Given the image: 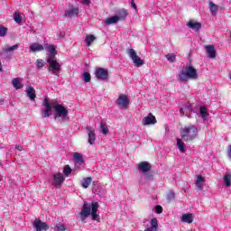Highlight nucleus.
<instances>
[{
	"mask_svg": "<svg viewBox=\"0 0 231 231\" xmlns=\"http://www.w3.org/2000/svg\"><path fill=\"white\" fill-rule=\"evenodd\" d=\"M79 7H75L71 5L69 9L65 11V15L66 17H69L70 19L73 17H78L79 16Z\"/></svg>",
	"mask_w": 231,
	"mask_h": 231,
	"instance_id": "nucleus-15",
	"label": "nucleus"
},
{
	"mask_svg": "<svg viewBox=\"0 0 231 231\" xmlns=\"http://www.w3.org/2000/svg\"><path fill=\"white\" fill-rule=\"evenodd\" d=\"M0 71H3V65L1 64V61H0Z\"/></svg>",
	"mask_w": 231,
	"mask_h": 231,
	"instance_id": "nucleus-51",
	"label": "nucleus"
},
{
	"mask_svg": "<svg viewBox=\"0 0 231 231\" xmlns=\"http://www.w3.org/2000/svg\"><path fill=\"white\" fill-rule=\"evenodd\" d=\"M143 178H145L147 181H152V180H154V175H152V172L148 171L146 173H143Z\"/></svg>",
	"mask_w": 231,
	"mask_h": 231,
	"instance_id": "nucleus-35",
	"label": "nucleus"
},
{
	"mask_svg": "<svg viewBox=\"0 0 231 231\" xmlns=\"http://www.w3.org/2000/svg\"><path fill=\"white\" fill-rule=\"evenodd\" d=\"M91 181H93V179L91 177H86L81 180V187L83 189H88L89 185H91Z\"/></svg>",
	"mask_w": 231,
	"mask_h": 231,
	"instance_id": "nucleus-25",
	"label": "nucleus"
},
{
	"mask_svg": "<svg viewBox=\"0 0 231 231\" xmlns=\"http://www.w3.org/2000/svg\"><path fill=\"white\" fill-rule=\"evenodd\" d=\"M63 174H65V176H69V174H71V167H69V165L64 167Z\"/></svg>",
	"mask_w": 231,
	"mask_h": 231,
	"instance_id": "nucleus-40",
	"label": "nucleus"
},
{
	"mask_svg": "<svg viewBox=\"0 0 231 231\" xmlns=\"http://www.w3.org/2000/svg\"><path fill=\"white\" fill-rule=\"evenodd\" d=\"M156 122V117L151 113L143 118V125H154Z\"/></svg>",
	"mask_w": 231,
	"mask_h": 231,
	"instance_id": "nucleus-16",
	"label": "nucleus"
},
{
	"mask_svg": "<svg viewBox=\"0 0 231 231\" xmlns=\"http://www.w3.org/2000/svg\"><path fill=\"white\" fill-rule=\"evenodd\" d=\"M53 109L55 111L54 114V118H61L62 122H65V120L68 119V109H66V107H64L62 105L60 104H56L53 106Z\"/></svg>",
	"mask_w": 231,
	"mask_h": 231,
	"instance_id": "nucleus-5",
	"label": "nucleus"
},
{
	"mask_svg": "<svg viewBox=\"0 0 231 231\" xmlns=\"http://www.w3.org/2000/svg\"><path fill=\"white\" fill-rule=\"evenodd\" d=\"M100 131L103 134H107V133H109V129L107 128V124L101 122Z\"/></svg>",
	"mask_w": 231,
	"mask_h": 231,
	"instance_id": "nucleus-33",
	"label": "nucleus"
},
{
	"mask_svg": "<svg viewBox=\"0 0 231 231\" xmlns=\"http://www.w3.org/2000/svg\"><path fill=\"white\" fill-rule=\"evenodd\" d=\"M43 109L42 110V116L43 118L50 117V112L51 111V104L48 100V98H45L42 102Z\"/></svg>",
	"mask_w": 231,
	"mask_h": 231,
	"instance_id": "nucleus-12",
	"label": "nucleus"
},
{
	"mask_svg": "<svg viewBox=\"0 0 231 231\" xmlns=\"http://www.w3.org/2000/svg\"><path fill=\"white\" fill-rule=\"evenodd\" d=\"M174 198H176V194L174 193V191L172 189H171L169 191V193L167 194L166 199H167V201H172V199H174Z\"/></svg>",
	"mask_w": 231,
	"mask_h": 231,
	"instance_id": "nucleus-37",
	"label": "nucleus"
},
{
	"mask_svg": "<svg viewBox=\"0 0 231 231\" xmlns=\"http://www.w3.org/2000/svg\"><path fill=\"white\" fill-rule=\"evenodd\" d=\"M158 229H155L154 227H148L144 229V231H157Z\"/></svg>",
	"mask_w": 231,
	"mask_h": 231,
	"instance_id": "nucleus-47",
	"label": "nucleus"
},
{
	"mask_svg": "<svg viewBox=\"0 0 231 231\" xmlns=\"http://www.w3.org/2000/svg\"><path fill=\"white\" fill-rule=\"evenodd\" d=\"M199 113L203 120H208V111L207 110V107L200 106Z\"/></svg>",
	"mask_w": 231,
	"mask_h": 231,
	"instance_id": "nucleus-26",
	"label": "nucleus"
},
{
	"mask_svg": "<svg viewBox=\"0 0 231 231\" xmlns=\"http://www.w3.org/2000/svg\"><path fill=\"white\" fill-rule=\"evenodd\" d=\"M3 180V178L1 177V179H0V181Z\"/></svg>",
	"mask_w": 231,
	"mask_h": 231,
	"instance_id": "nucleus-54",
	"label": "nucleus"
},
{
	"mask_svg": "<svg viewBox=\"0 0 231 231\" xmlns=\"http://www.w3.org/2000/svg\"><path fill=\"white\" fill-rule=\"evenodd\" d=\"M44 50H47V62L49 64L48 70L56 77H59L60 69L62 68V62L57 60L55 55H57V51H55V46L50 45L48 43L44 44Z\"/></svg>",
	"mask_w": 231,
	"mask_h": 231,
	"instance_id": "nucleus-1",
	"label": "nucleus"
},
{
	"mask_svg": "<svg viewBox=\"0 0 231 231\" xmlns=\"http://www.w3.org/2000/svg\"><path fill=\"white\" fill-rule=\"evenodd\" d=\"M82 79L84 82H91V74L89 72H83Z\"/></svg>",
	"mask_w": 231,
	"mask_h": 231,
	"instance_id": "nucleus-36",
	"label": "nucleus"
},
{
	"mask_svg": "<svg viewBox=\"0 0 231 231\" xmlns=\"http://www.w3.org/2000/svg\"><path fill=\"white\" fill-rule=\"evenodd\" d=\"M14 21L17 23V24H21L23 23V16H21L20 13L15 12L14 14Z\"/></svg>",
	"mask_w": 231,
	"mask_h": 231,
	"instance_id": "nucleus-32",
	"label": "nucleus"
},
{
	"mask_svg": "<svg viewBox=\"0 0 231 231\" xmlns=\"http://www.w3.org/2000/svg\"><path fill=\"white\" fill-rule=\"evenodd\" d=\"M198 77V69H196L192 65L189 64H187L185 69H182L178 73V79L180 82H187L188 80H197Z\"/></svg>",
	"mask_w": 231,
	"mask_h": 231,
	"instance_id": "nucleus-3",
	"label": "nucleus"
},
{
	"mask_svg": "<svg viewBox=\"0 0 231 231\" xmlns=\"http://www.w3.org/2000/svg\"><path fill=\"white\" fill-rule=\"evenodd\" d=\"M118 16H111L105 20V24H116L118 23Z\"/></svg>",
	"mask_w": 231,
	"mask_h": 231,
	"instance_id": "nucleus-29",
	"label": "nucleus"
},
{
	"mask_svg": "<svg viewBox=\"0 0 231 231\" xmlns=\"http://www.w3.org/2000/svg\"><path fill=\"white\" fill-rule=\"evenodd\" d=\"M54 231H66V225H64L62 223H58L54 226Z\"/></svg>",
	"mask_w": 231,
	"mask_h": 231,
	"instance_id": "nucleus-34",
	"label": "nucleus"
},
{
	"mask_svg": "<svg viewBox=\"0 0 231 231\" xmlns=\"http://www.w3.org/2000/svg\"><path fill=\"white\" fill-rule=\"evenodd\" d=\"M81 3L83 5H89L91 3V0H81Z\"/></svg>",
	"mask_w": 231,
	"mask_h": 231,
	"instance_id": "nucleus-46",
	"label": "nucleus"
},
{
	"mask_svg": "<svg viewBox=\"0 0 231 231\" xmlns=\"http://www.w3.org/2000/svg\"><path fill=\"white\" fill-rule=\"evenodd\" d=\"M180 115H184V113H183V108H180Z\"/></svg>",
	"mask_w": 231,
	"mask_h": 231,
	"instance_id": "nucleus-50",
	"label": "nucleus"
},
{
	"mask_svg": "<svg viewBox=\"0 0 231 231\" xmlns=\"http://www.w3.org/2000/svg\"><path fill=\"white\" fill-rule=\"evenodd\" d=\"M138 170L143 174H145L146 172L151 171V163L148 162H142L138 164Z\"/></svg>",
	"mask_w": 231,
	"mask_h": 231,
	"instance_id": "nucleus-17",
	"label": "nucleus"
},
{
	"mask_svg": "<svg viewBox=\"0 0 231 231\" xmlns=\"http://www.w3.org/2000/svg\"><path fill=\"white\" fill-rule=\"evenodd\" d=\"M44 60H41V59H38L36 60V68L37 69H41L42 68H44Z\"/></svg>",
	"mask_w": 231,
	"mask_h": 231,
	"instance_id": "nucleus-39",
	"label": "nucleus"
},
{
	"mask_svg": "<svg viewBox=\"0 0 231 231\" xmlns=\"http://www.w3.org/2000/svg\"><path fill=\"white\" fill-rule=\"evenodd\" d=\"M65 180H66V177H64L62 173L59 172V173H55L52 176V180H51V185H53V187H57L58 189H60Z\"/></svg>",
	"mask_w": 231,
	"mask_h": 231,
	"instance_id": "nucleus-8",
	"label": "nucleus"
},
{
	"mask_svg": "<svg viewBox=\"0 0 231 231\" xmlns=\"http://www.w3.org/2000/svg\"><path fill=\"white\" fill-rule=\"evenodd\" d=\"M227 154H228V157L231 159V145L227 146Z\"/></svg>",
	"mask_w": 231,
	"mask_h": 231,
	"instance_id": "nucleus-45",
	"label": "nucleus"
},
{
	"mask_svg": "<svg viewBox=\"0 0 231 231\" xmlns=\"http://www.w3.org/2000/svg\"><path fill=\"white\" fill-rule=\"evenodd\" d=\"M87 131L88 134V142L90 145L95 144V141L97 140V134H95V129L91 126H87Z\"/></svg>",
	"mask_w": 231,
	"mask_h": 231,
	"instance_id": "nucleus-14",
	"label": "nucleus"
},
{
	"mask_svg": "<svg viewBox=\"0 0 231 231\" xmlns=\"http://www.w3.org/2000/svg\"><path fill=\"white\" fill-rule=\"evenodd\" d=\"M177 147L180 152H185V151H187V146L185 145V143L181 141V139H177Z\"/></svg>",
	"mask_w": 231,
	"mask_h": 231,
	"instance_id": "nucleus-27",
	"label": "nucleus"
},
{
	"mask_svg": "<svg viewBox=\"0 0 231 231\" xmlns=\"http://www.w3.org/2000/svg\"><path fill=\"white\" fill-rule=\"evenodd\" d=\"M187 26L194 32H199V30H201V23L194 20H189L187 23Z\"/></svg>",
	"mask_w": 231,
	"mask_h": 231,
	"instance_id": "nucleus-18",
	"label": "nucleus"
},
{
	"mask_svg": "<svg viewBox=\"0 0 231 231\" xmlns=\"http://www.w3.org/2000/svg\"><path fill=\"white\" fill-rule=\"evenodd\" d=\"M151 226L152 228H155V230H158V219L152 218L151 220Z\"/></svg>",
	"mask_w": 231,
	"mask_h": 231,
	"instance_id": "nucleus-41",
	"label": "nucleus"
},
{
	"mask_svg": "<svg viewBox=\"0 0 231 231\" xmlns=\"http://www.w3.org/2000/svg\"><path fill=\"white\" fill-rule=\"evenodd\" d=\"M131 5L132 8H134V10H136V4H134V1H132Z\"/></svg>",
	"mask_w": 231,
	"mask_h": 231,
	"instance_id": "nucleus-48",
	"label": "nucleus"
},
{
	"mask_svg": "<svg viewBox=\"0 0 231 231\" xmlns=\"http://www.w3.org/2000/svg\"><path fill=\"white\" fill-rule=\"evenodd\" d=\"M224 183L226 185V187H229L231 184V175L230 174H226L224 177Z\"/></svg>",
	"mask_w": 231,
	"mask_h": 231,
	"instance_id": "nucleus-38",
	"label": "nucleus"
},
{
	"mask_svg": "<svg viewBox=\"0 0 231 231\" xmlns=\"http://www.w3.org/2000/svg\"><path fill=\"white\" fill-rule=\"evenodd\" d=\"M97 39V37H95V35L90 34V35H87L85 38V42L86 45L88 47L91 46V43Z\"/></svg>",
	"mask_w": 231,
	"mask_h": 231,
	"instance_id": "nucleus-30",
	"label": "nucleus"
},
{
	"mask_svg": "<svg viewBox=\"0 0 231 231\" xmlns=\"http://www.w3.org/2000/svg\"><path fill=\"white\" fill-rule=\"evenodd\" d=\"M195 185L199 190H203V186L205 185V177L198 175L195 180Z\"/></svg>",
	"mask_w": 231,
	"mask_h": 231,
	"instance_id": "nucleus-21",
	"label": "nucleus"
},
{
	"mask_svg": "<svg viewBox=\"0 0 231 231\" xmlns=\"http://www.w3.org/2000/svg\"><path fill=\"white\" fill-rule=\"evenodd\" d=\"M95 77L97 80L106 81L109 79V72L104 68H97L95 71Z\"/></svg>",
	"mask_w": 231,
	"mask_h": 231,
	"instance_id": "nucleus-10",
	"label": "nucleus"
},
{
	"mask_svg": "<svg viewBox=\"0 0 231 231\" xmlns=\"http://www.w3.org/2000/svg\"><path fill=\"white\" fill-rule=\"evenodd\" d=\"M209 9H210L212 15H216L217 14V10H219L217 5H216V4H214V2L209 3Z\"/></svg>",
	"mask_w": 231,
	"mask_h": 231,
	"instance_id": "nucleus-31",
	"label": "nucleus"
},
{
	"mask_svg": "<svg viewBox=\"0 0 231 231\" xmlns=\"http://www.w3.org/2000/svg\"><path fill=\"white\" fill-rule=\"evenodd\" d=\"M155 212L156 214H162V212H163V208L161 205H157L155 207Z\"/></svg>",
	"mask_w": 231,
	"mask_h": 231,
	"instance_id": "nucleus-44",
	"label": "nucleus"
},
{
	"mask_svg": "<svg viewBox=\"0 0 231 231\" xmlns=\"http://www.w3.org/2000/svg\"><path fill=\"white\" fill-rule=\"evenodd\" d=\"M32 226L36 228V231H46L50 226L45 222L41 221V219L36 218L33 223Z\"/></svg>",
	"mask_w": 231,
	"mask_h": 231,
	"instance_id": "nucleus-13",
	"label": "nucleus"
},
{
	"mask_svg": "<svg viewBox=\"0 0 231 231\" xmlns=\"http://www.w3.org/2000/svg\"><path fill=\"white\" fill-rule=\"evenodd\" d=\"M12 85L14 88V89H23V84L21 83V79L14 78L12 80Z\"/></svg>",
	"mask_w": 231,
	"mask_h": 231,
	"instance_id": "nucleus-24",
	"label": "nucleus"
},
{
	"mask_svg": "<svg viewBox=\"0 0 231 231\" xmlns=\"http://www.w3.org/2000/svg\"><path fill=\"white\" fill-rule=\"evenodd\" d=\"M98 202H92L88 205V202H84L81 211L79 213V217L81 221H86L89 216H92L93 221H100V216L97 214L98 212Z\"/></svg>",
	"mask_w": 231,
	"mask_h": 231,
	"instance_id": "nucleus-2",
	"label": "nucleus"
},
{
	"mask_svg": "<svg viewBox=\"0 0 231 231\" xmlns=\"http://www.w3.org/2000/svg\"><path fill=\"white\" fill-rule=\"evenodd\" d=\"M3 102H5V100L0 99V106H2Z\"/></svg>",
	"mask_w": 231,
	"mask_h": 231,
	"instance_id": "nucleus-52",
	"label": "nucleus"
},
{
	"mask_svg": "<svg viewBox=\"0 0 231 231\" xmlns=\"http://www.w3.org/2000/svg\"><path fill=\"white\" fill-rule=\"evenodd\" d=\"M180 136L184 142H190L198 136V128L194 125L185 126L180 131Z\"/></svg>",
	"mask_w": 231,
	"mask_h": 231,
	"instance_id": "nucleus-4",
	"label": "nucleus"
},
{
	"mask_svg": "<svg viewBox=\"0 0 231 231\" xmlns=\"http://www.w3.org/2000/svg\"><path fill=\"white\" fill-rule=\"evenodd\" d=\"M29 50L32 53H35L37 51H42L44 50V45L40 44L38 42L32 43L30 47Z\"/></svg>",
	"mask_w": 231,
	"mask_h": 231,
	"instance_id": "nucleus-20",
	"label": "nucleus"
},
{
	"mask_svg": "<svg viewBox=\"0 0 231 231\" xmlns=\"http://www.w3.org/2000/svg\"><path fill=\"white\" fill-rule=\"evenodd\" d=\"M15 149H17V151H23V146L17 145L15 146Z\"/></svg>",
	"mask_w": 231,
	"mask_h": 231,
	"instance_id": "nucleus-49",
	"label": "nucleus"
},
{
	"mask_svg": "<svg viewBox=\"0 0 231 231\" xmlns=\"http://www.w3.org/2000/svg\"><path fill=\"white\" fill-rule=\"evenodd\" d=\"M127 54H128V57L131 59V60H133V62H134V66H136V68H142V66H143V64H145L143 60H142L140 57H138V54L136 53V51H134V49H129L127 51Z\"/></svg>",
	"mask_w": 231,
	"mask_h": 231,
	"instance_id": "nucleus-6",
	"label": "nucleus"
},
{
	"mask_svg": "<svg viewBox=\"0 0 231 231\" xmlns=\"http://www.w3.org/2000/svg\"><path fill=\"white\" fill-rule=\"evenodd\" d=\"M129 97L125 94L119 95L118 98L116 100V106L119 109H129Z\"/></svg>",
	"mask_w": 231,
	"mask_h": 231,
	"instance_id": "nucleus-7",
	"label": "nucleus"
},
{
	"mask_svg": "<svg viewBox=\"0 0 231 231\" xmlns=\"http://www.w3.org/2000/svg\"><path fill=\"white\" fill-rule=\"evenodd\" d=\"M74 162H75V169L77 171H82L84 169V158H82V154L79 152L74 153Z\"/></svg>",
	"mask_w": 231,
	"mask_h": 231,
	"instance_id": "nucleus-11",
	"label": "nucleus"
},
{
	"mask_svg": "<svg viewBox=\"0 0 231 231\" xmlns=\"http://www.w3.org/2000/svg\"><path fill=\"white\" fill-rule=\"evenodd\" d=\"M116 14V17H118L119 21H124L125 20V17H127V11L122 9L117 11Z\"/></svg>",
	"mask_w": 231,
	"mask_h": 231,
	"instance_id": "nucleus-28",
	"label": "nucleus"
},
{
	"mask_svg": "<svg viewBox=\"0 0 231 231\" xmlns=\"http://www.w3.org/2000/svg\"><path fill=\"white\" fill-rule=\"evenodd\" d=\"M19 49V44L13 45L11 47H4L0 51L1 57H5V59H11L12 51H15V50Z\"/></svg>",
	"mask_w": 231,
	"mask_h": 231,
	"instance_id": "nucleus-9",
	"label": "nucleus"
},
{
	"mask_svg": "<svg viewBox=\"0 0 231 231\" xmlns=\"http://www.w3.org/2000/svg\"><path fill=\"white\" fill-rule=\"evenodd\" d=\"M206 51L209 59H216V48L214 47V45L206 46Z\"/></svg>",
	"mask_w": 231,
	"mask_h": 231,
	"instance_id": "nucleus-22",
	"label": "nucleus"
},
{
	"mask_svg": "<svg viewBox=\"0 0 231 231\" xmlns=\"http://www.w3.org/2000/svg\"><path fill=\"white\" fill-rule=\"evenodd\" d=\"M181 221L183 223L190 224V223H192V221H194V217H192V214L187 213V214L182 215Z\"/></svg>",
	"mask_w": 231,
	"mask_h": 231,
	"instance_id": "nucleus-23",
	"label": "nucleus"
},
{
	"mask_svg": "<svg viewBox=\"0 0 231 231\" xmlns=\"http://www.w3.org/2000/svg\"><path fill=\"white\" fill-rule=\"evenodd\" d=\"M25 93L27 94L28 98L32 100V102H35V98H37V95L35 94V88L33 87L29 86L25 89Z\"/></svg>",
	"mask_w": 231,
	"mask_h": 231,
	"instance_id": "nucleus-19",
	"label": "nucleus"
},
{
	"mask_svg": "<svg viewBox=\"0 0 231 231\" xmlns=\"http://www.w3.org/2000/svg\"><path fill=\"white\" fill-rule=\"evenodd\" d=\"M5 35H6V28L0 26V37H5Z\"/></svg>",
	"mask_w": 231,
	"mask_h": 231,
	"instance_id": "nucleus-43",
	"label": "nucleus"
},
{
	"mask_svg": "<svg viewBox=\"0 0 231 231\" xmlns=\"http://www.w3.org/2000/svg\"><path fill=\"white\" fill-rule=\"evenodd\" d=\"M0 167H3V162L0 161Z\"/></svg>",
	"mask_w": 231,
	"mask_h": 231,
	"instance_id": "nucleus-53",
	"label": "nucleus"
},
{
	"mask_svg": "<svg viewBox=\"0 0 231 231\" xmlns=\"http://www.w3.org/2000/svg\"><path fill=\"white\" fill-rule=\"evenodd\" d=\"M166 59H167V60H169V62H174L176 60V55L167 54Z\"/></svg>",
	"mask_w": 231,
	"mask_h": 231,
	"instance_id": "nucleus-42",
	"label": "nucleus"
}]
</instances>
